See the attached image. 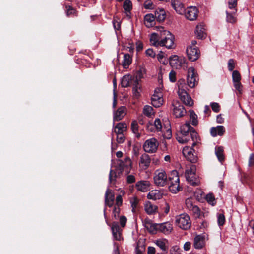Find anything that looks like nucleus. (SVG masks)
Listing matches in <instances>:
<instances>
[{"instance_id":"1","label":"nucleus","mask_w":254,"mask_h":254,"mask_svg":"<svg viewBox=\"0 0 254 254\" xmlns=\"http://www.w3.org/2000/svg\"><path fill=\"white\" fill-rule=\"evenodd\" d=\"M191 130H193L190 123H186L180 127V132L177 134L176 139L182 144L187 143L190 141V133Z\"/></svg>"},{"instance_id":"2","label":"nucleus","mask_w":254,"mask_h":254,"mask_svg":"<svg viewBox=\"0 0 254 254\" xmlns=\"http://www.w3.org/2000/svg\"><path fill=\"white\" fill-rule=\"evenodd\" d=\"M132 168V161L129 157H126L124 160H119V163L116 166L115 174L120 175L125 174L128 175Z\"/></svg>"},{"instance_id":"3","label":"nucleus","mask_w":254,"mask_h":254,"mask_svg":"<svg viewBox=\"0 0 254 254\" xmlns=\"http://www.w3.org/2000/svg\"><path fill=\"white\" fill-rule=\"evenodd\" d=\"M160 29L162 30L161 31V40H160V46H165L168 49L172 48L174 45V36L170 31L164 30V27H160Z\"/></svg>"},{"instance_id":"4","label":"nucleus","mask_w":254,"mask_h":254,"mask_svg":"<svg viewBox=\"0 0 254 254\" xmlns=\"http://www.w3.org/2000/svg\"><path fill=\"white\" fill-rule=\"evenodd\" d=\"M175 224L180 228L187 230L190 227L191 221L188 214H182L175 217Z\"/></svg>"},{"instance_id":"5","label":"nucleus","mask_w":254,"mask_h":254,"mask_svg":"<svg viewBox=\"0 0 254 254\" xmlns=\"http://www.w3.org/2000/svg\"><path fill=\"white\" fill-rule=\"evenodd\" d=\"M158 145L157 140L155 138H152L145 141L143 147L145 152L153 153L157 150Z\"/></svg>"},{"instance_id":"6","label":"nucleus","mask_w":254,"mask_h":254,"mask_svg":"<svg viewBox=\"0 0 254 254\" xmlns=\"http://www.w3.org/2000/svg\"><path fill=\"white\" fill-rule=\"evenodd\" d=\"M173 114L176 118H181L183 117L186 114L183 105H182L178 101H173L172 102Z\"/></svg>"},{"instance_id":"7","label":"nucleus","mask_w":254,"mask_h":254,"mask_svg":"<svg viewBox=\"0 0 254 254\" xmlns=\"http://www.w3.org/2000/svg\"><path fill=\"white\" fill-rule=\"evenodd\" d=\"M197 78L194 68L192 67H189L188 70L187 83L190 87H195L197 84Z\"/></svg>"},{"instance_id":"8","label":"nucleus","mask_w":254,"mask_h":254,"mask_svg":"<svg viewBox=\"0 0 254 254\" xmlns=\"http://www.w3.org/2000/svg\"><path fill=\"white\" fill-rule=\"evenodd\" d=\"M162 94L159 89H156L151 97L152 105L155 108L160 107L163 104Z\"/></svg>"},{"instance_id":"9","label":"nucleus","mask_w":254,"mask_h":254,"mask_svg":"<svg viewBox=\"0 0 254 254\" xmlns=\"http://www.w3.org/2000/svg\"><path fill=\"white\" fill-rule=\"evenodd\" d=\"M186 53L189 60L191 61L197 60L200 56V52L198 48L188 47L186 50Z\"/></svg>"},{"instance_id":"10","label":"nucleus","mask_w":254,"mask_h":254,"mask_svg":"<svg viewBox=\"0 0 254 254\" xmlns=\"http://www.w3.org/2000/svg\"><path fill=\"white\" fill-rule=\"evenodd\" d=\"M178 95L183 103L187 106H191L193 104V101L191 97L184 89H179Z\"/></svg>"},{"instance_id":"11","label":"nucleus","mask_w":254,"mask_h":254,"mask_svg":"<svg viewBox=\"0 0 254 254\" xmlns=\"http://www.w3.org/2000/svg\"><path fill=\"white\" fill-rule=\"evenodd\" d=\"M171 5L177 13L181 15L184 14L186 9L181 0H171Z\"/></svg>"},{"instance_id":"12","label":"nucleus","mask_w":254,"mask_h":254,"mask_svg":"<svg viewBox=\"0 0 254 254\" xmlns=\"http://www.w3.org/2000/svg\"><path fill=\"white\" fill-rule=\"evenodd\" d=\"M185 16L188 19L193 21L195 20L198 15V9L195 6H190L185 10Z\"/></svg>"},{"instance_id":"13","label":"nucleus","mask_w":254,"mask_h":254,"mask_svg":"<svg viewBox=\"0 0 254 254\" xmlns=\"http://www.w3.org/2000/svg\"><path fill=\"white\" fill-rule=\"evenodd\" d=\"M143 224L146 229L152 234L156 233L158 231V224L153 223L149 219H145L143 221Z\"/></svg>"},{"instance_id":"14","label":"nucleus","mask_w":254,"mask_h":254,"mask_svg":"<svg viewBox=\"0 0 254 254\" xmlns=\"http://www.w3.org/2000/svg\"><path fill=\"white\" fill-rule=\"evenodd\" d=\"M111 229L113 235L115 239L120 241L122 239L121 236L122 230L120 228L118 222H113L111 225Z\"/></svg>"},{"instance_id":"15","label":"nucleus","mask_w":254,"mask_h":254,"mask_svg":"<svg viewBox=\"0 0 254 254\" xmlns=\"http://www.w3.org/2000/svg\"><path fill=\"white\" fill-rule=\"evenodd\" d=\"M172 230V225L169 222L158 224V231L165 234H170Z\"/></svg>"},{"instance_id":"16","label":"nucleus","mask_w":254,"mask_h":254,"mask_svg":"<svg viewBox=\"0 0 254 254\" xmlns=\"http://www.w3.org/2000/svg\"><path fill=\"white\" fill-rule=\"evenodd\" d=\"M127 109L125 106L120 107L117 110L114 112L113 116L114 121H119L124 117L126 114Z\"/></svg>"},{"instance_id":"17","label":"nucleus","mask_w":254,"mask_h":254,"mask_svg":"<svg viewBox=\"0 0 254 254\" xmlns=\"http://www.w3.org/2000/svg\"><path fill=\"white\" fill-rule=\"evenodd\" d=\"M163 197V193L162 191L158 190H154L150 191L147 195V198L148 199L157 200L161 199Z\"/></svg>"},{"instance_id":"18","label":"nucleus","mask_w":254,"mask_h":254,"mask_svg":"<svg viewBox=\"0 0 254 254\" xmlns=\"http://www.w3.org/2000/svg\"><path fill=\"white\" fill-rule=\"evenodd\" d=\"M115 196L113 191L108 189L105 193V204L109 207H111L114 203Z\"/></svg>"},{"instance_id":"19","label":"nucleus","mask_w":254,"mask_h":254,"mask_svg":"<svg viewBox=\"0 0 254 254\" xmlns=\"http://www.w3.org/2000/svg\"><path fill=\"white\" fill-rule=\"evenodd\" d=\"M169 63L170 65L175 68H180L182 67V59H180L177 55L171 56L169 58Z\"/></svg>"},{"instance_id":"20","label":"nucleus","mask_w":254,"mask_h":254,"mask_svg":"<svg viewBox=\"0 0 254 254\" xmlns=\"http://www.w3.org/2000/svg\"><path fill=\"white\" fill-rule=\"evenodd\" d=\"M151 159L149 156L146 154H143L140 157L139 166L143 169H146L150 165Z\"/></svg>"},{"instance_id":"21","label":"nucleus","mask_w":254,"mask_h":254,"mask_svg":"<svg viewBox=\"0 0 254 254\" xmlns=\"http://www.w3.org/2000/svg\"><path fill=\"white\" fill-rule=\"evenodd\" d=\"M144 210L147 214L153 215L157 212L158 207L150 201H146L144 204Z\"/></svg>"},{"instance_id":"22","label":"nucleus","mask_w":254,"mask_h":254,"mask_svg":"<svg viewBox=\"0 0 254 254\" xmlns=\"http://www.w3.org/2000/svg\"><path fill=\"white\" fill-rule=\"evenodd\" d=\"M159 29L160 31L159 33H153L151 34L150 37V41L151 44L156 47L160 46V40H161L160 36L161 31H162V29H160V27L159 28Z\"/></svg>"},{"instance_id":"23","label":"nucleus","mask_w":254,"mask_h":254,"mask_svg":"<svg viewBox=\"0 0 254 254\" xmlns=\"http://www.w3.org/2000/svg\"><path fill=\"white\" fill-rule=\"evenodd\" d=\"M154 181L157 186L160 187L167 185L169 182L167 176H154Z\"/></svg>"},{"instance_id":"24","label":"nucleus","mask_w":254,"mask_h":254,"mask_svg":"<svg viewBox=\"0 0 254 254\" xmlns=\"http://www.w3.org/2000/svg\"><path fill=\"white\" fill-rule=\"evenodd\" d=\"M225 132L224 127L221 125L213 127L210 129V133L213 137H216L217 135L222 136Z\"/></svg>"},{"instance_id":"25","label":"nucleus","mask_w":254,"mask_h":254,"mask_svg":"<svg viewBox=\"0 0 254 254\" xmlns=\"http://www.w3.org/2000/svg\"><path fill=\"white\" fill-rule=\"evenodd\" d=\"M127 126L125 122H120L114 127L113 132L116 134H124L127 131Z\"/></svg>"},{"instance_id":"26","label":"nucleus","mask_w":254,"mask_h":254,"mask_svg":"<svg viewBox=\"0 0 254 254\" xmlns=\"http://www.w3.org/2000/svg\"><path fill=\"white\" fill-rule=\"evenodd\" d=\"M150 184L148 181H140L136 184L137 190L142 192H146L149 190Z\"/></svg>"},{"instance_id":"27","label":"nucleus","mask_w":254,"mask_h":254,"mask_svg":"<svg viewBox=\"0 0 254 254\" xmlns=\"http://www.w3.org/2000/svg\"><path fill=\"white\" fill-rule=\"evenodd\" d=\"M205 28L203 25L200 24L197 25L195 31L196 37L198 39H200L205 38L206 37V33H205Z\"/></svg>"},{"instance_id":"28","label":"nucleus","mask_w":254,"mask_h":254,"mask_svg":"<svg viewBox=\"0 0 254 254\" xmlns=\"http://www.w3.org/2000/svg\"><path fill=\"white\" fill-rule=\"evenodd\" d=\"M190 211L195 218H200L202 216L205 217L208 213L207 212H202L197 205H195Z\"/></svg>"},{"instance_id":"29","label":"nucleus","mask_w":254,"mask_h":254,"mask_svg":"<svg viewBox=\"0 0 254 254\" xmlns=\"http://www.w3.org/2000/svg\"><path fill=\"white\" fill-rule=\"evenodd\" d=\"M204 245V237L201 235L196 236L194 239L193 246L196 249H201Z\"/></svg>"},{"instance_id":"30","label":"nucleus","mask_w":254,"mask_h":254,"mask_svg":"<svg viewBox=\"0 0 254 254\" xmlns=\"http://www.w3.org/2000/svg\"><path fill=\"white\" fill-rule=\"evenodd\" d=\"M133 81L132 76L130 75H126L124 76L121 81V86L123 87H127L130 85H132Z\"/></svg>"},{"instance_id":"31","label":"nucleus","mask_w":254,"mask_h":254,"mask_svg":"<svg viewBox=\"0 0 254 254\" xmlns=\"http://www.w3.org/2000/svg\"><path fill=\"white\" fill-rule=\"evenodd\" d=\"M188 183L193 186H198L200 184V179L197 176H185Z\"/></svg>"},{"instance_id":"32","label":"nucleus","mask_w":254,"mask_h":254,"mask_svg":"<svg viewBox=\"0 0 254 254\" xmlns=\"http://www.w3.org/2000/svg\"><path fill=\"white\" fill-rule=\"evenodd\" d=\"M155 17L159 22L164 21L166 18V12L163 9H158L155 12Z\"/></svg>"},{"instance_id":"33","label":"nucleus","mask_w":254,"mask_h":254,"mask_svg":"<svg viewBox=\"0 0 254 254\" xmlns=\"http://www.w3.org/2000/svg\"><path fill=\"white\" fill-rule=\"evenodd\" d=\"M155 243L163 251H166L168 249V241L166 239L157 240Z\"/></svg>"},{"instance_id":"34","label":"nucleus","mask_w":254,"mask_h":254,"mask_svg":"<svg viewBox=\"0 0 254 254\" xmlns=\"http://www.w3.org/2000/svg\"><path fill=\"white\" fill-rule=\"evenodd\" d=\"M132 63V57L129 54H125L122 65L124 68H127Z\"/></svg>"},{"instance_id":"35","label":"nucleus","mask_w":254,"mask_h":254,"mask_svg":"<svg viewBox=\"0 0 254 254\" xmlns=\"http://www.w3.org/2000/svg\"><path fill=\"white\" fill-rule=\"evenodd\" d=\"M155 17L152 14H147L144 16V22L148 27L152 26L155 24Z\"/></svg>"},{"instance_id":"36","label":"nucleus","mask_w":254,"mask_h":254,"mask_svg":"<svg viewBox=\"0 0 254 254\" xmlns=\"http://www.w3.org/2000/svg\"><path fill=\"white\" fill-rule=\"evenodd\" d=\"M132 83V92L133 96L136 98H138L140 96V92L141 91V85L140 83Z\"/></svg>"},{"instance_id":"37","label":"nucleus","mask_w":254,"mask_h":254,"mask_svg":"<svg viewBox=\"0 0 254 254\" xmlns=\"http://www.w3.org/2000/svg\"><path fill=\"white\" fill-rule=\"evenodd\" d=\"M215 154L221 162L224 160V149L222 146H218L215 148Z\"/></svg>"},{"instance_id":"38","label":"nucleus","mask_w":254,"mask_h":254,"mask_svg":"<svg viewBox=\"0 0 254 254\" xmlns=\"http://www.w3.org/2000/svg\"><path fill=\"white\" fill-rule=\"evenodd\" d=\"M196 173H199V172L197 170L196 166L193 164L188 166L185 171V175H195Z\"/></svg>"},{"instance_id":"39","label":"nucleus","mask_w":254,"mask_h":254,"mask_svg":"<svg viewBox=\"0 0 254 254\" xmlns=\"http://www.w3.org/2000/svg\"><path fill=\"white\" fill-rule=\"evenodd\" d=\"M143 78V72L141 69L138 70L135 75L133 77L132 76L133 83H136L135 84L139 83L141 79Z\"/></svg>"},{"instance_id":"40","label":"nucleus","mask_w":254,"mask_h":254,"mask_svg":"<svg viewBox=\"0 0 254 254\" xmlns=\"http://www.w3.org/2000/svg\"><path fill=\"white\" fill-rule=\"evenodd\" d=\"M123 7L126 12L127 16H128V13H130V11L132 9L131 1L130 0H125L124 2Z\"/></svg>"},{"instance_id":"41","label":"nucleus","mask_w":254,"mask_h":254,"mask_svg":"<svg viewBox=\"0 0 254 254\" xmlns=\"http://www.w3.org/2000/svg\"><path fill=\"white\" fill-rule=\"evenodd\" d=\"M205 199L208 203L212 206H214L216 204V200L215 198V196L212 193L207 194L205 196Z\"/></svg>"},{"instance_id":"42","label":"nucleus","mask_w":254,"mask_h":254,"mask_svg":"<svg viewBox=\"0 0 254 254\" xmlns=\"http://www.w3.org/2000/svg\"><path fill=\"white\" fill-rule=\"evenodd\" d=\"M131 128L132 132L136 134L137 138H139L140 137V134L138 132V125L136 121L132 122L131 124Z\"/></svg>"},{"instance_id":"43","label":"nucleus","mask_w":254,"mask_h":254,"mask_svg":"<svg viewBox=\"0 0 254 254\" xmlns=\"http://www.w3.org/2000/svg\"><path fill=\"white\" fill-rule=\"evenodd\" d=\"M197 136L198 134L193 128V130H191L190 133V137L191 140L193 141L192 147H194L195 145H196L197 142Z\"/></svg>"},{"instance_id":"44","label":"nucleus","mask_w":254,"mask_h":254,"mask_svg":"<svg viewBox=\"0 0 254 254\" xmlns=\"http://www.w3.org/2000/svg\"><path fill=\"white\" fill-rule=\"evenodd\" d=\"M185 204L186 208L190 211L195 205L193 204V199L192 198H188L186 199Z\"/></svg>"},{"instance_id":"45","label":"nucleus","mask_w":254,"mask_h":254,"mask_svg":"<svg viewBox=\"0 0 254 254\" xmlns=\"http://www.w3.org/2000/svg\"><path fill=\"white\" fill-rule=\"evenodd\" d=\"M235 13H233V10L230 12L226 11L227 22L233 23L236 21V18L234 15Z\"/></svg>"},{"instance_id":"46","label":"nucleus","mask_w":254,"mask_h":254,"mask_svg":"<svg viewBox=\"0 0 254 254\" xmlns=\"http://www.w3.org/2000/svg\"><path fill=\"white\" fill-rule=\"evenodd\" d=\"M169 189L172 193L175 194L181 190V188L180 187V185L170 184L169 187Z\"/></svg>"},{"instance_id":"47","label":"nucleus","mask_w":254,"mask_h":254,"mask_svg":"<svg viewBox=\"0 0 254 254\" xmlns=\"http://www.w3.org/2000/svg\"><path fill=\"white\" fill-rule=\"evenodd\" d=\"M190 120L191 121V124L193 126H196L198 123L197 120V116L193 111H192L190 112Z\"/></svg>"},{"instance_id":"48","label":"nucleus","mask_w":254,"mask_h":254,"mask_svg":"<svg viewBox=\"0 0 254 254\" xmlns=\"http://www.w3.org/2000/svg\"><path fill=\"white\" fill-rule=\"evenodd\" d=\"M237 5V0H228V6L230 9L233 10V13H236V8Z\"/></svg>"},{"instance_id":"49","label":"nucleus","mask_w":254,"mask_h":254,"mask_svg":"<svg viewBox=\"0 0 254 254\" xmlns=\"http://www.w3.org/2000/svg\"><path fill=\"white\" fill-rule=\"evenodd\" d=\"M153 108L151 106L149 105H145L143 108V113L147 117H150L153 114Z\"/></svg>"},{"instance_id":"50","label":"nucleus","mask_w":254,"mask_h":254,"mask_svg":"<svg viewBox=\"0 0 254 254\" xmlns=\"http://www.w3.org/2000/svg\"><path fill=\"white\" fill-rule=\"evenodd\" d=\"M113 24L114 28L115 30H120L121 22L120 21V19L118 18L117 16L114 17Z\"/></svg>"},{"instance_id":"51","label":"nucleus","mask_w":254,"mask_h":254,"mask_svg":"<svg viewBox=\"0 0 254 254\" xmlns=\"http://www.w3.org/2000/svg\"><path fill=\"white\" fill-rule=\"evenodd\" d=\"M232 79L233 82L240 81L241 77L239 72L237 70H234L232 73Z\"/></svg>"},{"instance_id":"52","label":"nucleus","mask_w":254,"mask_h":254,"mask_svg":"<svg viewBox=\"0 0 254 254\" xmlns=\"http://www.w3.org/2000/svg\"><path fill=\"white\" fill-rule=\"evenodd\" d=\"M217 222L219 226H223L225 222V217L223 214H218Z\"/></svg>"},{"instance_id":"53","label":"nucleus","mask_w":254,"mask_h":254,"mask_svg":"<svg viewBox=\"0 0 254 254\" xmlns=\"http://www.w3.org/2000/svg\"><path fill=\"white\" fill-rule=\"evenodd\" d=\"M66 12L68 16L74 15L76 13V10L70 5H66Z\"/></svg>"},{"instance_id":"54","label":"nucleus","mask_w":254,"mask_h":254,"mask_svg":"<svg viewBox=\"0 0 254 254\" xmlns=\"http://www.w3.org/2000/svg\"><path fill=\"white\" fill-rule=\"evenodd\" d=\"M191 150H193V151H194L193 149L189 147H186L183 148V154L186 158L192 153Z\"/></svg>"},{"instance_id":"55","label":"nucleus","mask_w":254,"mask_h":254,"mask_svg":"<svg viewBox=\"0 0 254 254\" xmlns=\"http://www.w3.org/2000/svg\"><path fill=\"white\" fill-rule=\"evenodd\" d=\"M154 127L157 131H160L162 129V126L161 120L159 119H156L154 121Z\"/></svg>"},{"instance_id":"56","label":"nucleus","mask_w":254,"mask_h":254,"mask_svg":"<svg viewBox=\"0 0 254 254\" xmlns=\"http://www.w3.org/2000/svg\"><path fill=\"white\" fill-rule=\"evenodd\" d=\"M139 200L136 197H133L130 199L131 206L132 208V211H135V209L137 207Z\"/></svg>"},{"instance_id":"57","label":"nucleus","mask_w":254,"mask_h":254,"mask_svg":"<svg viewBox=\"0 0 254 254\" xmlns=\"http://www.w3.org/2000/svg\"><path fill=\"white\" fill-rule=\"evenodd\" d=\"M169 181H170V184L180 185L179 176H173L172 177L169 178Z\"/></svg>"},{"instance_id":"58","label":"nucleus","mask_w":254,"mask_h":254,"mask_svg":"<svg viewBox=\"0 0 254 254\" xmlns=\"http://www.w3.org/2000/svg\"><path fill=\"white\" fill-rule=\"evenodd\" d=\"M211 107L212 110L216 113L219 112L220 110V106L218 103L213 102L211 103Z\"/></svg>"},{"instance_id":"59","label":"nucleus","mask_w":254,"mask_h":254,"mask_svg":"<svg viewBox=\"0 0 254 254\" xmlns=\"http://www.w3.org/2000/svg\"><path fill=\"white\" fill-rule=\"evenodd\" d=\"M170 252L171 254H182V250L177 246L173 247L171 248Z\"/></svg>"},{"instance_id":"60","label":"nucleus","mask_w":254,"mask_h":254,"mask_svg":"<svg viewBox=\"0 0 254 254\" xmlns=\"http://www.w3.org/2000/svg\"><path fill=\"white\" fill-rule=\"evenodd\" d=\"M235 63L233 59H231L228 61V68L229 71H232L235 68Z\"/></svg>"},{"instance_id":"61","label":"nucleus","mask_w":254,"mask_h":254,"mask_svg":"<svg viewBox=\"0 0 254 254\" xmlns=\"http://www.w3.org/2000/svg\"><path fill=\"white\" fill-rule=\"evenodd\" d=\"M120 213V207L114 206L113 213V216L115 219H117L119 217V215Z\"/></svg>"},{"instance_id":"62","label":"nucleus","mask_w":254,"mask_h":254,"mask_svg":"<svg viewBox=\"0 0 254 254\" xmlns=\"http://www.w3.org/2000/svg\"><path fill=\"white\" fill-rule=\"evenodd\" d=\"M117 135V138L116 140L118 143H123L125 139V137L124 135V134H116Z\"/></svg>"},{"instance_id":"63","label":"nucleus","mask_w":254,"mask_h":254,"mask_svg":"<svg viewBox=\"0 0 254 254\" xmlns=\"http://www.w3.org/2000/svg\"><path fill=\"white\" fill-rule=\"evenodd\" d=\"M186 159L191 163L196 162L198 159L197 157L194 155L193 153L191 154Z\"/></svg>"},{"instance_id":"64","label":"nucleus","mask_w":254,"mask_h":254,"mask_svg":"<svg viewBox=\"0 0 254 254\" xmlns=\"http://www.w3.org/2000/svg\"><path fill=\"white\" fill-rule=\"evenodd\" d=\"M176 73L174 70H171L169 73V79L172 82H174L176 81Z\"/></svg>"}]
</instances>
